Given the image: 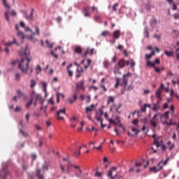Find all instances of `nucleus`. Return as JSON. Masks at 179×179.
<instances>
[{"mask_svg":"<svg viewBox=\"0 0 179 179\" xmlns=\"http://www.w3.org/2000/svg\"><path fill=\"white\" fill-rule=\"evenodd\" d=\"M158 90H161L163 92V90H164V84H162L159 87Z\"/></svg>","mask_w":179,"mask_h":179,"instance_id":"nucleus-60","label":"nucleus"},{"mask_svg":"<svg viewBox=\"0 0 179 179\" xmlns=\"http://www.w3.org/2000/svg\"><path fill=\"white\" fill-rule=\"evenodd\" d=\"M87 131H96V132H97L98 130L94 129V127H92L87 128Z\"/></svg>","mask_w":179,"mask_h":179,"instance_id":"nucleus-52","label":"nucleus"},{"mask_svg":"<svg viewBox=\"0 0 179 179\" xmlns=\"http://www.w3.org/2000/svg\"><path fill=\"white\" fill-rule=\"evenodd\" d=\"M78 117H76V116H73L71 119V122H75V121H77Z\"/></svg>","mask_w":179,"mask_h":179,"instance_id":"nucleus-61","label":"nucleus"},{"mask_svg":"<svg viewBox=\"0 0 179 179\" xmlns=\"http://www.w3.org/2000/svg\"><path fill=\"white\" fill-rule=\"evenodd\" d=\"M2 2L5 8H7V9H10V6H8V3H6V0H2Z\"/></svg>","mask_w":179,"mask_h":179,"instance_id":"nucleus-34","label":"nucleus"},{"mask_svg":"<svg viewBox=\"0 0 179 179\" xmlns=\"http://www.w3.org/2000/svg\"><path fill=\"white\" fill-rule=\"evenodd\" d=\"M94 107V104H92L90 106L85 108V111L89 114L91 111H93V108Z\"/></svg>","mask_w":179,"mask_h":179,"instance_id":"nucleus-25","label":"nucleus"},{"mask_svg":"<svg viewBox=\"0 0 179 179\" xmlns=\"http://www.w3.org/2000/svg\"><path fill=\"white\" fill-rule=\"evenodd\" d=\"M170 110L171 111V114H174V110H175L174 105H171L170 106Z\"/></svg>","mask_w":179,"mask_h":179,"instance_id":"nucleus-55","label":"nucleus"},{"mask_svg":"<svg viewBox=\"0 0 179 179\" xmlns=\"http://www.w3.org/2000/svg\"><path fill=\"white\" fill-rule=\"evenodd\" d=\"M95 22H99V20H100V15H96L94 17Z\"/></svg>","mask_w":179,"mask_h":179,"instance_id":"nucleus-63","label":"nucleus"},{"mask_svg":"<svg viewBox=\"0 0 179 179\" xmlns=\"http://www.w3.org/2000/svg\"><path fill=\"white\" fill-rule=\"evenodd\" d=\"M90 50V48H87L86 51L83 54V57H87V55L89 54V51Z\"/></svg>","mask_w":179,"mask_h":179,"instance_id":"nucleus-40","label":"nucleus"},{"mask_svg":"<svg viewBox=\"0 0 179 179\" xmlns=\"http://www.w3.org/2000/svg\"><path fill=\"white\" fill-rule=\"evenodd\" d=\"M87 65L84 66V69H87L89 68V66H90V65H92V60L90 59H88L87 60Z\"/></svg>","mask_w":179,"mask_h":179,"instance_id":"nucleus-32","label":"nucleus"},{"mask_svg":"<svg viewBox=\"0 0 179 179\" xmlns=\"http://www.w3.org/2000/svg\"><path fill=\"white\" fill-rule=\"evenodd\" d=\"M108 120L110 124H113V125H118V124L121 122L119 116L115 117V120H113V119H108Z\"/></svg>","mask_w":179,"mask_h":179,"instance_id":"nucleus-10","label":"nucleus"},{"mask_svg":"<svg viewBox=\"0 0 179 179\" xmlns=\"http://www.w3.org/2000/svg\"><path fill=\"white\" fill-rule=\"evenodd\" d=\"M17 36L20 37V38H24V34L22 31H19L17 33Z\"/></svg>","mask_w":179,"mask_h":179,"instance_id":"nucleus-39","label":"nucleus"},{"mask_svg":"<svg viewBox=\"0 0 179 179\" xmlns=\"http://www.w3.org/2000/svg\"><path fill=\"white\" fill-rule=\"evenodd\" d=\"M33 103V98H31L29 101H28L26 104L27 108H29L30 106H31V103Z\"/></svg>","mask_w":179,"mask_h":179,"instance_id":"nucleus-36","label":"nucleus"},{"mask_svg":"<svg viewBox=\"0 0 179 179\" xmlns=\"http://www.w3.org/2000/svg\"><path fill=\"white\" fill-rule=\"evenodd\" d=\"M82 73H83V69H77L76 72V78H80L82 76Z\"/></svg>","mask_w":179,"mask_h":179,"instance_id":"nucleus-20","label":"nucleus"},{"mask_svg":"<svg viewBox=\"0 0 179 179\" xmlns=\"http://www.w3.org/2000/svg\"><path fill=\"white\" fill-rule=\"evenodd\" d=\"M60 169L62 173H65V167L63 165H60Z\"/></svg>","mask_w":179,"mask_h":179,"instance_id":"nucleus-57","label":"nucleus"},{"mask_svg":"<svg viewBox=\"0 0 179 179\" xmlns=\"http://www.w3.org/2000/svg\"><path fill=\"white\" fill-rule=\"evenodd\" d=\"M25 120H26L27 122H29V120H30V114H29V113L26 114Z\"/></svg>","mask_w":179,"mask_h":179,"instance_id":"nucleus-50","label":"nucleus"},{"mask_svg":"<svg viewBox=\"0 0 179 179\" xmlns=\"http://www.w3.org/2000/svg\"><path fill=\"white\" fill-rule=\"evenodd\" d=\"M158 118H159V120H161V122H163V118H164L163 117V114L158 113Z\"/></svg>","mask_w":179,"mask_h":179,"instance_id":"nucleus-51","label":"nucleus"},{"mask_svg":"<svg viewBox=\"0 0 179 179\" xmlns=\"http://www.w3.org/2000/svg\"><path fill=\"white\" fill-rule=\"evenodd\" d=\"M169 160H170V157L166 158V159L163 162V161L162 162V164H164V166H166L167 163H169Z\"/></svg>","mask_w":179,"mask_h":179,"instance_id":"nucleus-43","label":"nucleus"},{"mask_svg":"<svg viewBox=\"0 0 179 179\" xmlns=\"http://www.w3.org/2000/svg\"><path fill=\"white\" fill-rule=\"evenodd\" d=\"M10 15L16 16V11H15L14 10H7L5 12L4 16L7 22H10V17H9Z\"/></svg>","mask_w":179,"mask_h":179,"instance_id":"nucleus-3","label":"nucleus"},{"mask_svg":"<svg viewBox=\"0 0 179 179\" xmlns=\"http://www.w3.org/2000/svg\"><path fill=\"white\" fill-rule=\"evenodd\" d=\"M170 114V111H166L164 114H162V116L166 120H169L170 118V116L169 115Z\"/></svg>","mask_w":179,"mask_h":179,"instance_id":"nucleus-30","label":"nucleus"},{"mask_svg":"<svg viewBox=\"0 0 179 179\" xmlns=\"http://www.w3.org/2000/svg\"><path fill=\"white\" fill-rule=\"evenodd\" d=\"M125 65H127V61L124 59H121L119 60L117 64L114 66L113 71L115 75H121V71H120V69L125 68Z\"/></svg>","mask_w":179,"mask_h":179,"instance_id":"nucleus-2","label":"nucleus"},{"mask_svg":"<svg viewBox=\"0 0 179 179\" xmlns=\"http://www.w3.org/2000/svg\"><path fill=\"white\" fill-rule=\"evenodd\" d=\"M17 93L20 99H26V94H24V93L22 92V91L17 90Z\"/></svg>","mask_w":179,"mask_h":179,"instance_id":"nucleus-22","label":"nucleus"},{"mask_svg":"<svg viewBox=\"0 0 179 179\" xmlns=\"http://www.w3.org/2000/svg\"><path fill=\"white\" fill-rule=\"evenodd\" d=\"M132 132H136V135H138L139 132H141L139 130L136 129V128H131Z\"/></svg>","mask_w":179,"mask_h":179,"instance_id":"nucleus-48","label":"nucleus"},{"mask_svg":"<svg viewBox=\"0 0 179 179\" xmlns=\"http://www.w3.org/2000/svg\"><path fill=\"white\" fill-rule=\"evenodd\" d=\"M107 34H108V31H105L102 32L101 36H103V37H106Z\"/></svg>","mask_w":179,"mask_h":179,"instance_id":"nucleus-58","label":"nucleus"},{"mask_svg":"<svg viewBox=\"0 0 179 179\" xmlns=\"http://www.w3.org/2000/svg\"><path fill=\"white\" fill-rule=\"evenodd\" d=\"M85 81L80 80V83H77L76 84V89H81V90H85Z\"/></svg>","mask_w":179,"mask_h":179,"instance_id":"nucleus-14","label":"nucleus"},{"mask_svg":"<svg viewBox=\"0 0 179 179\" xmlns=\"http://www.w3.org/2000/svg\"><path fill=\"white\" fill-rule=\"evenodd\" d=\"M179 48L176 49V58L178 59V61H179Z\"/></svg>","mask_w":179,"mask_h":179,"instance_id":"nucleus-54","label":"nucleus"},{"mask_svg":"<svg viewBox=\"0 0 179 179\" xmlns=\"http://www.w3.org/2000/svg\"><path fill=\"white\" fill-rule=\"evenodd\" d=\"M25 30L26 31H30L32 34V35L27 36L28 38L31 41H36V39L34 38V36H36V33L33 32V30H31L30 27H27Z\"/></svg>","mask_w":179,"mask_h":179,"instance_id":"nucleus-9","label":"nucleus"},{"mask_svg":"<svg viewBox=\"0 0 179 179\" xmlns=\"http://www.w3.org/2000/svg\"><path fill=\"white\" fill-rule=\"evenodd\" d=\"M164 54H165V55H166V57H171L174 56V52L173 51H169V52L168 50H165Z\"/></svg>","mask_w":179,"mask_h":179,"instance_id":"nucleus-24","label":"nucleus"},{"mask_svg":"<svg viewBox=\"0 0 179 179\" xmlns=\"http://www.w3.org/2000/svg\"><path fill=\"white\" fill-rule=\"evenodd\" d=\"M120 86V78H116V84L115 85V87H118Z\"/></svg>","mask_w":179,"mask_h":179,"instance_id":"nucleus-45","label":"nucleus"},{"mask_svg":"<svg viewBox=\"0 0 179 179\" xmlns=\"http://www.w3.org/2000/svg\"><path fill=\"white\" fill-rule=\"evenodd\" d=\"M71 166L72 167H74V169H76L77 170L76 171V174L77 177H79L80 176V174H82V173H83L82 169H80V166H79L78 165H74V164H71Z\"/></svg>","mask_w":179,"mask_h":179,"instance_id":"nucleus-11","label":"nucleus"},{"mask_svg":"<svg viewBox=\"0 0 179 179\" xmlns=\"http://www.w3.org/2000/svg\"><path fill=\"white\" fill-rule=\"evenodd\" d=\"M90 100H91L90 95H87L86 97V103H90Z\"/></svg>","mask_w":179,"mask_h":179,"instance_id":"nucleus-62","label":"nucleus"},{"mask_svg":"<svg viewBox=\"0 0 179 179\" xmlns=\"http://www.w3.org/2000/svg\"><path fill=\"white\" fill-rule=\"evenodd\" d=\"M170 122H167V120L162 121V124L163 125H167L168 127H171V125H177V122H173V119L169 120Z\"/></svg>","mask_w":179,"mask_h":179,"instance_id":"nucleus-12","label":"nucleus"},{"mask_svg":"<svg viewBox=\"0 0 179 179\" xmlns=\"http://www.w3.org/2000/svg\"><path fill=\"white\" fill-rule=\"evenodd\" d=\"M67 71H68L69 76H70V78H72V76H73V72L71 70H67Z\"/></svg>","mask_w":179,"mask_h":179,"instance_id":"nucleus-53","label":"nucleus"},{"mask_svg":"<svg viewBox=\"0 0 179 179\" xmlns=\"http://www.w3.org/2000/svg\"><path fill=\"white\" fill-rule=\"evenodd\" d=\"M76 54H82V48L80 46H77L75 49Z\"/></svg>","mask_w":179,"mask_h":179,"instance_id":"nucleus-28","label":"nucleus"},{"mask_svg":"<svg viewBox=\"0 0 179 179\" xmlns=\"http://www.w3.org/2000/svg\"><path fill=\"white\" fill-rule=\"evenodd\" d=\"M20 55L21 57L24 55L25 57L21 59L20 62L18 63V68L22 73L27 74L29 69V64H30V61H31V58L27 57L30 55V51H29V49L27 48L23 52L20 53Z\"/></svg>","mask_w":179,"mask_h":179,"instance_id":"nucleus-1","label":"nucleus"},{"mask_svg":"<svg viewBox=\"0 0 179 179\" xmlns=\"http://www.w3.org/2000/svg\"><path fill=\"white\" fill-rule=\"evenodd\" d=\"M108 104L109 103H114V96H109L108 97Z\"/></svg>","mask_w":179,"mask_h":179,"instance_id":"nucleus-33","label":"nucleus"},{"mask_svg":"<svg viewBox=\"0 0 179 179\" xmlns=\"http://www.w3.org/2000/svg\"><path fill=\"white\" fill-rule=\"evenodd\" d=\"M162 93H163V91L160 90H157V91L155 92V96L157 99H161L162 98L160 97V96H162Z\"/></svg>","mask_w":179,"mask_h":179,"instance_id":"nucleus-27","label":"nucleus"},{"mask_svg":"<svg viewBox=\"0 0 179 179\" xmlns=\"http://www.w3.org/2000/svg\"><path fill=\"white\" fill-rule=\"evenodd\" d=\"M173 17L174 19L177 20L179 19V14L178 13H176L173 15Z\"/></svg>","mask_w":179,"mask_h":179,"instance_id":"nucleus-64","label":"nucleus"},{"mask_svg":"<svg viewBox=\"0 0 179 179\" xmlns=\"http://www.w3.org/2000/svg\"><path fill=\"white\" fill-rule=\"evenodd\" d=\"M127 85H128V78H125L124 77H123L122 86H123L124 87H127Z\"/></svg>","mask_w":179,"mask_h":179,"instance_id":"nucleus-26","label":"nucleus"},{"mask_svg":"<svg viewBox=\"0 0 179 179\" xmlns=\"http://www.w3.org/2000/svg\"><path fill=\"white\" fill-rule=\"evenodd\" d=\"M118 8V3H115L113 6V10L117 12V8Z\"/></svg>","mask_w":179,"mask_h":179,"instance_id":"nucleus-42","label":"nucleus"},{"mask_svg":"<svg viewBox=\"0 0 179 179\" xmlns=\"http://www.w3.org/2000/svg\"><path fill=\"white\" fill-rule=\"evenodd\" d=\"M103 66L106 69H108L110 67V62L108 61H105L103 62Z\"/></svg>","mask_w":179,"mask_h":179,"instance_id":"nucleus-38","label":"nucleus"},{"mask_svg":"<svg viewBox=\"0 0 179 179\" xmlns=\"http://www.w3.org/2000/svg\"><path fill=\"white\" fill-rule=\"evenodd\" d=\"M147 65L148 66H152V68L155 69L156 68V63L155 62L152 63L150 61H147Z\"/></svg>","mask_w":179,"mask_h":179,"instance_id":"nucleus-31","label":"nucleus"},{"mask_svg":"<svg viewBox=\"0 0 179 179\" xmlns=\"http://www.w3.org/2000/svg\"><path fill=\"white\" fill-rule=\"evenodd\" d=\"M20 73H16L15 76V80H19V79H20Z\"/></svg>","mask_w":179,"mask_h":179,"instance_id":"nucleus-49","label":"nucleus"},{"mask_svg":"<svg viewBox=\"0 0 179 179\" xmlns=\"http://www.w3.org/2000/svg\"><path fill=\"white\" fill-rule=\"evenodd\" d=\"M43 170H48V164H45L43 167H42Z\"/></svg>","mask_w":179,"mask_h":179,"instance_id":"nucleus-59","label":"nucleus"},{"mask_svg":"<svg viewBox=\"0 0 179 179\" xmlns=\"http://www.w3.org/2000/svg\"><path fill=\"white\" fill-rule=\"evenodd\" d=\"M144 33L146 34L147 37L149 38V31L148 30V28L144 29Z\"/></svg>","mask_w":179,"mask_h":179,"instance_id":"nucleus-56","label":"nucleus"},{"mask_svg":"<svg viewBox=\"0 0 179 179\" xmlns=\"http://www.w3.org/2000/svg\"><path fill=\"white\" fill-rule=\"evenodd\" d=\"M166 145H167V148H169V150H173V148H175V146H176V144H174L171 141H168Z\"/></svg>","mask_w":179,"mask_h":179,"instance_id":"nucleus-18","label":"nucleus"},{"mask_svg":"<svg viewBox=\"0 0 179 179\" xmlns=\"http://www.w3.org/2000/svg\"><path fill=\"white\" fill-rule=\"evenodd\" d=\"M157 121H159V115L158 113L155 114L152 119L150 120V123L154 128H156L157 127Z\"/></svg>","mask_w":179,"mask_h":179,"instance_id":"nucleus-5","label":"nucleus"},{"mask_svg":"<svg viewBox=\"0 0 179 179\" xmlns=\"http://www.w3.org/2000/svg\"><path fill=\"white\" fill-rule=\"evenodd\" d=\"M41 171L40 169H38L36 171V177L38 179H44V176L41 173Z\"/></svg>","mask_w":179,"mask_h":179,"instance_id":"nucleus-23","label":"nucleus"},{"mask_svg":"<svg viewBox=\"0 0 179 179\" xmlns=\"http://www.w3.org/2000/svg\"><path fill=\"white\" fill-rule=\"evenodd\" d=\"M34 13V9L32 8L29 15H27L25 14V19H27V20L33 21V13Z\"/></svg>","mask_w":179,"mask_h":179,"instance_id":"nucleus-17","label":"nucleus"},{"mask_svg":"<svg viewBox=\"0 0 179 179\" xmlns=\"http://www.w3.org/2000/svg\"><path fill=\"white\" fill-rule=\"evenodd\" d=\"M8 174H9V173L8 172V170H6V168H3L0 171V179H6Z\"/></svg>","mask_w":179,"mask_h":179,"instance_id":"nucleus-8","label":"nucleus"},{"mask_svg":"<svg viewBox=\"0 0 179 179\" xmlns=\"http://www.w3.org/2000/svg\"><path fill=\"white\" fill-rule=\"evenodd\" d=\"M42 86H43V92H45V93H47V83L45 82H42Z\"/></svg>","mask_w":179,"mask_h":179,"instance_id":"nucleus-35","label":"nucleus"},{"mask_svg":"<svg viewBox=\"0 0 179 179\" xmlns=\"http://www.w3.org/2000/svg\"><path fill=\"white\" fill-rule=\"evenodd\" d=\"M127 65H130L131 68H134V66H135V61H134L132 59H130L129 60L127 61Z\"/></svg>","mask_w":179,"mask_h":179,"instance_id":"nucleus-21","label":"nucleus"},{"mask_svg":"<svg viewBox=\"0 0 179 179\" xmlns=\"http://www.w3.org/2000/svg\"><path fill=\"white\" fill-rule=\"evenodd\" d=\"M83 13L85 17H89L90 16V7L84 8Z\"/></svg>","mask_w":179,"mask_h":179,"instance_id":"nucleus-16","label":"nucleus"},{"mask_svg":"<svg viewBox=\"0 0 179 179\" xmlns=\"http://www.w3.org/2000/svg\"><path fill=\"white\" fill-rule=\"evenodd\" d=\"M120 36H121V32L120 31V30H115L113 32V37L117 40L118 38H120Z\"/></svg>","mask_w":179,"mask_h":179,"instance_id":"nucleus-19","label":"nucleus"},{"mask_svg":"<svg viewBox=\"0 0 179 179\" xmlns=\"http://www.w3.org/2000/svg\"><path fill=\"white\" fill-rule=\"evenodd\" d=\"M31 99H35V100L36 101H37V100H40V101H41V100H43V98L41 97V96H40V94H36V92H31Z\"/></svg>","mask_w":179,"mask_h":179,"instance_id":"nucleus-13","label":"nucleus"},{"mask_svg":"<svg viewBox=\"0 0 179 179\" xmlns=\"http://www.w3.org/2000/svg\"><path fill=\"white\" fill-rule=\"evenodd\" d=\"M114 171H117V166H113L108 171V177L109 178L115 179V177H117V175L113 176V173H114Z\"/></svg>","mask_w":179,"mask_h":179,"instance_id":"nucleus-7","label":"nucleus"},{"mask_svg":"<svg viewBox=\"0 0 179 179\" xmlns=\"http://www.w3.org/2000/svg\"><path fill=\"white\" fill-rule=\"evenodd\" d=\"M162 162H159L157 166H153L150 168V171H152V173H158L162 169H163V166L162 165Z\"/></svg>","mask_w":179,"mask_h":179,"instance_id":"nucleus-6","label":"nucleus"},{"mask_svg":"<svg viewBox=\"0 0 179 179\" xmlns=\"http://www.w3.org/2000/svg\"><path fill=\"white\" fill-rule=\"evenodd\" d=\"M65 114H66V109H60L57 112L55 117L57 120H64V115H65Z\"/></svg>","mask_w":179,"mask_h":179,"instance_id":"nucleus-4","label":"nucleus"},{"mask_svg":"<svg viewBox=\"0 0 179 179\" xmlns=\"http://www.w3.org/2000/svg\"><path fill=\"white\" fill-rule=\"evenodd\" d=\"M34 86H36V80H31V85H30V87L33 88V87H34Z\"/></svg>","mask_w":179,"mask_h":179,"instance_id":"nucleus-44","label":"nucleus"},{"mask_svg":"<svg viewBox=\"0 0 179 179\" xmlns=\"http://www.w3.org/2000/svg\"><path fill=\"white\" fill-rule=\"evenodd\" d=\"M46 44L49 47V48H52V44L50 43V41L46 40Z\"/></svg>","mask_w":179,"mask_h":179,"instance_id":"nucleus-47","label":"nucleus"},{"mask_svg":"<svg viewBox=\"0 0 179 179\" xmlns=\"http://www.w3.org/2000/svg\"><path fill=\"white\" fill-rule=\"evenodd\" d=\"M154 145H155V146H157V148H159L160 146V143L157 140H155Z\"/></svg>","mask_w":179,"mask_h":179,"instance_id":"nucleus-46","label":"nucleus"},{"mask_svg":"<svg viewBox=\"0 0 179 179\" xmlns=\"http://www.w3.org/2000/svg\"><path fill=\"white\" fill-rule=\"evenodd\" d=\"M79 150L78 151H75L74 152V155L76 156V157H79L80 156V150L82 149V146H80L78 148Z\"/></svg>","mask_w":179,"mask_h":179,"instance_id":"nucleus-29","label":"nucleus"},{"mask_svg":"<svg viewBox=\"0 0 179 179\" xmlns=\"http://www.w3.org/2000/svg\"><path fill=\"white\" fill-rule=\"evenodd\" d=\"M35 31L37 36H40V29L38 28V26L35 27Z\"/></svg>","mask_w":179,"mask_h":179,"instance_id":"nucleus-41","label":"nucleus"},{"mask_svg":"<svg viewBox=\"0 0 179 179\" xmlns=\"http://www.w3.org/2000/svg\"><path fill=\"white\" fill-rule=\"evenodd\" d=\"M157 110H159V104H157V103H154V104H153L152 110H153V111H157Z\"/></svg>","mask_w":179,"mask_h":179,"instance_id":"nucleus-37","label":"nucleus"},{"mask_svg":"<svg viewBox=\"0 0 179 179\" xmlns=\"http://www.w3.org/2000/svg\"><path fill=\"white\" fill-rule=\"evenodd\" d=\"M13 44H16V45H19V43H17V40L16 38H14L12 42H8L7 43H4L5 47H10L13 45Z\"/></svg>","mask_w":179,"mask_h":179,"instance_id":"nucleus-15","label":"nucleus"}]
</instances>
